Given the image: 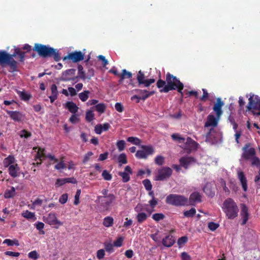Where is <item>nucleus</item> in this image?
<instances>
[{
  "label": "nucleus",
  "instance_id": "6ab92c4d",
  "mask_svg": "<svg viewBox=\"0 0 260 260\" xmlns=\"http://www.w3.org/2000/svg\"><path fill=\"white\" fill-rule=\"evenodd\" d=\"M133 172L131 168L127 166L124 169L123 172H120L118 175L122 177V181L124 183L127 182L130 180V174H132Z\"/></svg>",
  "mask_w": 260,
  "mask_h": 260
},
{
  "label": "nucleus",
  "instance_id": "f704fd0d",
  "mask_svg": "<svg viewBox=\"0 0 260 260\" xmlns=\"http://www.w3.org/2000/svg\"><path fill=\"white\" fill-rule=\"evenodd\" d=\"M114 224V219L111 216H107L103 219V224L106 228H110Z\"/></svg>",
  "mask_w": 260,
  "mask_h": 260
},
{
  "label": "nucleus",
  "instance_id": "72a5a7b5",
  "mask_svg": "<svg viewBox=\"0 0 260 260\" xmlns=\"http://www.w3.org/2000/svg\"><path fill=\"white\" fill-rule=\"evenodd\" d=\"M133 74L131 72L127 71L125 69H123L121 74L120 75L119 82L121 83L124 79H130L132 77Z\"/></svg>",
  "mask_w": 260,
  "mask_h": 260
},
{
  "label": "nucleus",
  "instance_id": "c85d7f7f",
  "mask_svg": "<svg viewBox=\"0 0 260 260\" xmlns=\"http://www.w3.org/2000/svg\"><path fill=\"white\" fill-rule=\"evenodd\" d=\"M19 170V168L17 164L10 166L8 168L9 174L13 178H16L18 176V171Z\"/></svg>",
  "mask_w": 260,
  "mask_h": 260
},
{
  "label": "nucleus",
  "instance_id": "a18cd8bd",
  "mask_svg": "<svg viewBox=\"0 0 260 260\" xmlns=\"http://www.w3.org/2000/svg\"><path fill=\"white\" fill-rule=\"evenodd\" d=\"M203 191L208 197H213L215 193L212 190L211 187L209 184H206L203 188Z\"/></svg>",
  "mask_w": 260,
  "mask_h": 260
},
{
  "label": "nucleus",
  "instance_id": "412c9836",
  "mask_svg": "<svg viewBox=\"0 0 260 260\" xmlns=\"http://www.w3.org/2000/svg\"><path fill=\"white\" fill-rule=\"evenodd\" d=\"M195 159L190 156H183L179 159L180 166L187 169L188 166L193 162H195Z\"/></svg>",
  "mask_w": 260,
  "mask_h": 260
},
{
  "label": "nucleus",
  "instance_id": "ddd939ff",
  "mask_svg": "<svg viewBox=\"0 0 260 260\" xmlns=\"http://www.w3.org/2000/svg\"><path fill=\"white\" fill-rule=\"evenodd\" d=\"M173 171L168 167H164L158 170L157 174L155 176L156 181H164L167 180L172 175Z\"/></svg>",
  "mask_w": 260,
  "mask_h": 260
},
{
  "label": "nucleus",
  "instance_id": "052dcab7",
  "mask_svg": "<svg viewBox=\"0 0 260 260\" xmlns=\"http://www.w3.org/2000/svg\"><path fill=\"white\" fill-rule=\"evenodd\" d=\"M102 176L104 180L110 181L112 179V175L107 171L104 170L102 172Z\"/></svg>",
  "mask_w": 260,
  "mask_h": 260
},
{
  "label": "nucleus",
  "instance_id": "ea45409f",
  "mask_svg": "<svg viewBox=\"0 0 260 260\" xmlns=\"http://www.w3.org/2000/svg\"><path fill=\"white\" fill-rule=\"evenodd\" d=\"M172 139L175 141H176L177 143L180 144L184 143L185 141V138L182 137L179 134L175 133L171 135Z\"/></svg>",
  "mask_w": 260,
  "mask_h": 260
},
{
  "label": "nucleus",
  "instance_id": "de8ad7c7",
  "mask_svg": "<svg viewBox=\"0 0 260 260\" xmlns=\"http://www.w3.org/2000/svg\"><path fill=\"white\" fill-rule=\"evenodd\" d=\"M90 91L89 90H84L79 94V98L82 102H85L89 98Z\"/></svg>",
  "mask_w": 260,
  "mask_h": 260
},
{
  "label": "nucleus",
  "instance_id": "37998d69",
  "mask_svg": "<svg viewBox=\"0 0 260 260\" xmlns=\"http://www.w3.org/2000/svg\"><path fill=\"white\" fill-rule=\"evenodd\" d=\"M21 215L27 219H34V220L36 219V217H35V214L34 212H31L29 211L28 210H26L23 211L21 213Z\"/></svg>",
  "mask_w": 260,
  "mask_h": 260
},
{
  "label": "nucleus",
  "instance_id": "39448f33",
  "mask_svg": "<svg viewBox=\"0 0 260 260\" xmlns=\"http://www.w3.org/2000/svg\"><path fill=\"white\" fill-rule=\"evenodd\" d=\"M0 66L4 67L9 66L13 72L17 71V62L11 56V54L5 50L0 51Z\"/></svg>",
  "mask_w": 260,
  "mask_h": 260
},
{
  "label": "nucleus",
  "instance_id": "4be33fe9",
  "mask_svg": "<svg viewBox=\"0 0 260 260\" xmlns=\"http://www.w3.org/2000/svg\"><path fill=\"white\" fill-rule=\"evenodd\" d=\"M219 118H218L217 117H215V116L212 114H209L207 116V121L205 123V127H208L209 126H216L218 124V121Z\"/></svg>",
  "mask_w": 260,
  "mask_h": 260
},
{
  "label": "nucleus",
  "instance_id": "9b49d317",
  "mask_svg": "<svg viewBox=\"0 0 260 260\" xmlns=\"http://www.w3.org/2000/svg\"><path fill=\"white\" fill-rule=\"evenodd\" d=\"M142 150H138L135 154L139 159H146L148 155H152L154 152V148L151 145H141Z\"/></svg>",
  "mask_w": 260,
  "mask_h": 260
},
{
  "label": "nucleus",
  "instance_id": "9d476101",
  "mask_svg": "<svg viewBox=\"0 0 260 260\" xmlns=\"http://www.w3.org/2000/svg\"><path fill=\"white\" fill-rule=\"evenodd\" d=\"M142 150H138L135 154L139 159H146L148 155H152L154 152V148L151 145H141Z\"/></svg>",
  "mask_w": 260,
  "mask_h": 260
},
{
  "label": "nucleus",
  "instance_id": "2f4dec72",
  "mask_svg": "<svg viewBox=\"0 0 260 260\" xmlns=\"http://www.w3.org/2000/svg\"><path fill=\"white\" fill-rule=\"evenodd\" d=\"M51 95L49 96L50 102L51 103H53L55 100L57 99L58 92L57 91V88L56 85L55 84H53L51 86Z\"/></svg>",
  "mask_w": 260,
  "mask_h": 260
},
{
  "label": "nucleus",
  "instance_id": "a878e982",
  "mask_svg": "<svg viewBox=\"0 0 260 260\" xmlns=\"http://www.w3.org/2000/svg\"><path fill=\"white\" fill-rule=\"evenodd\" d=\"M175 238L172 235H169L166 236L162 240V244L167 247L172 246L175 242Z\"/></svg>",
  "mask_w": 260,
  "mask_h": 260
},
{
  "label": "nucleus",
  "instance_id": "473e14b6",
  "mask_svg": "<svg viewBox=\"0 0 260 260\" xmlns=\"http://www.w3.org/2000/svg\"><path fill=\"white\" fill-rule=\"evenodd\" d=\"M15 159L14 156L9 155L7 157L5 158L3 160L4 166L6 168L9 167L10 166L14 165Z\"/></svg>",
  "mask_w": 260,
  "mask_h": 260
},
{
  "label": "nucleus",
  "instance_id": "0e129e2a",
  "mask_svg": "<svg viewBox=\"0 0 260 260\" xmlns=\"http://www.w3.org/2000/svg\"><path fill=\"white\" fill-rule=\"evenodd\" d=\"M79 118L78 117V115L77 114H73L69 119L70 122H71L73 124H76L79 122Z\"/></svg>",
  "mask_w": 260,
  "mask_h": 260
},
{
  "label": "nucleus",
  "instance_id": "7c9ffc66",
  "mask_svg": "<svg viewBox=\"0 0 260 260\" xmlns=\"http://www.w3.org/2000/svg\"><path fill=\"white\" fill-rule=\"evenodd\" d=\"M65 108L73 114H75L78 112L79 108L75 103L73 102H67L65 104Z\"/></svg>",
  "mask_w": 260,
  "mask_h": 260
},
{
  "label": "nucleus",
  "instance_id": "1a4fd4ad",
  "mask_svg": "<svg viewBox=\"0 0 260 260\" xmlns=\"http://www.w3.org/2000/svg\"><path fill=\"white\" fill-rule=\"evenodd\" d=\"M135 91L138 95L132 96L131 97V100L134 101L135 99H137V101H136L137 103H139L140 100L143 101H145L147 99L154 94L155 92L154 90L149 91L146 89H135Z\"/></svg>",
  "mask_w": 260,
  "mask_h": 260
},
{
  "label": "nucleus",
  "instance_id": "8fccbe9b",
  "mask_svg": "<svg viewBox=\"0 0 260 260\" xmlns=\"http://www.w3.org/2000/svg\"><path fill=\"white\" fill-rule=\"evenodd\" d=\"M127 141L138 146L140 145L141 143V140L137 137H129L127 138Z\"/></svg>",
  "mask_w": 260,
  "mask_h": 260
},
{
  "label": "nucleus",
  "instance_id": "49530a36",
  "mask_svg": "<svg viewBox=\"0 0 260 260\" xmlns=\"http://www.w3.org/2000/svg\"><path fill=\"white\" fill-rule=\"evenodd\" d=\"M117 160L119 166H121L123 164L127 163V157L125 153H121L117 158Z\"/></svg>",
  "mask_w": 260,
  "mask_h": 260
},
{
  "label": "nucleus",
  "instance_id": "69168bd1",
  "mask_svg": "<svg viewBox=\"0 0 260 260\" xmlns=\"http://www.w3.org/2000/svg\"><path fill=\"white\" fill-rule=\"evenodd\" d=\"M28 256L30 258L36 260L39 257V255L36 250H34L28 253Z\"/></svg>",
  "mask_w": 260,
  "mask_h": 260
},
{
  "label": "nucleus",
  "instance_id": "680f3d73",
  "mask_svg": "<svg viewBox=\"0 0 260 260\" xmlns=\"http://www.w3.org/2000/svg\"><path fill=\"white\" fill-rule=\"evenodd\" d=\"M208 226L210 231H214L219 226V224L214 222H209Z\"/></svg>",
  "mask_w": 260,
  "mask_h": 260
},
{
  "label": "nucleus",
  "instance_id": "a211bd4d",
  "mask_svg": "<svg viewBox=\"0 0 260 260\" xmlns=\"http://www.w3.org/2000/svg\"><path fill=\"white\" fill-rule=\"evenodd\" d=\"M224 105L223 102L221 99L219 98L216 99V102L215 103L213 110L216 113V117L218 118H220V116L222 114V107Z\"/></svg>",
  "mask_w": 260,
  "mask_h": 260
},
{
  "label": "nucleus",
  "instance_id": "774afa93",
  "mask_svg": "<svg viewBox=\"0 0 260 260\" xmlns=\"http://www.w3.org/2000/svg\"><path fill=\"white\" fill-rule=\"evenodd\" d=\"M202 91L203 92V95L200 98V101L205 102L207 100L209 97V93L206 89L203 88Z\"/></svg>",
  "mask_w": 260,
  "mask_h": 260
},
{
  "label": "nucleus",
  "instance_id": "f03ea898",
  "mask_svg": "<svg viewBox=\"0 0 260 260\" xmlns=\"http://www.w3.org/2000/svg\"><path fill=\"white\" fill-rule=\"evenodd\" d=\"M32 50L37 52L39 55L42 57H52L56 61H58L61 59L58 51L49 46L35 43Z\"/></svg>",
  "mask_w": 260,
  "mask_h": 260
},
{
  "label": "nucleus",
  "instance_id": "58836bf2",
  "mask_svg": "<svg viewBox=\"0 0 260 260\" xmlns=\"http://www.w3.org/2000/svg\"><path fill=\"white\" fill-rule=\"evenodd\" d=\"M16 194L15 189L14 187H11L10 189H7L4 193V197L6 199H10L14 197Z\"/></svg>",
  "mask_w": 260,
  "mask_h": 260
},
{
  "label": "nucleus",
  "instance_id": "c756f323",
  "mask_svg": "<svg viewBox=\"0 0 260 260\" xmlns=\"http://www.w3.org/2000/svg\"><path fill=\"white\" fill-rule=\"evenodd\" d=\"M25 54V52L22 51L19 48L15 47L14 51L13 53L11 54V56L14 58V57H16L17 55H18L19 58V61L23 62L24 60Z\"/></svg>",
  "mask_w": 260,
  "mask_h": 260
},
{
  "label": "nucleus",
  "instance_id": "2eb2a0df",
  "mask_svg": "<svg viewBox=\"0 0 260 260\" xmlns=\"http://www.w3.org/2000/svg\"><path fill=\"white\" fill-rule=\"evenodd\" d=\"M137 79L139 86L143 85L145 87H149L151 84L154 83L155 81V79L153 78L145 79L144 74L141 71H139L137 76Z\"/></svg>",
  "mask_w": 260,
  "mask_h": 260
},
{
  "label": "nucleus",
  "instance_id": "20e7f679",
  "mask_svg": "<svg viewBox=\"0 0 260 260\" xmlns=\"http://www.w3.org/2000/svg\"><path fill=\"white\" fill-rule=\"evenodd\" d=\"M222 205L223 211L229 219H233L238 216L239 208L232 199H226Z\"/></svg>",
  "mask_w": 260,
  "mask_h": 260
},
{
  "label": "nucleus",
  "instance_id": "a19ab883",
  "mask_svg": "<svg viewBox=\"0 0 260 260\" xmlns=\"http://www.w3.org/2000/svg\"><path fill=\"white\" fill-rule=\"evenodd\" d=\"M45 149L41 148H39L37 152L36 156L35 157V159H39L40 161L39 163V164H41L42 163V158L45 157V154L44 153Z\"/></svg>",
  "mask_w": 260,
  "mask_h": 260
},
{
  "label": "nucleus",
  "instance_id": "e2e57ef3",
  "mask_svg": "<svg viewBox=\"0 0 260 260\" xmlns=\"http://www.w3.org/2000/svg\"><path fill=\"white\" fill-rule=\"evenodd\" d=\"M31 136L30 132L27 131L25 129H23L20 132V137L21 138H24L27 139Z\"/></svg>",
  "mask_w": 260,
  "mask_h": 260
},
{
  "label": "nucleus",
  "instance_id": "603ef678",
  "mask_svg": "<svg viewBox=\"0 0 260 260\" xmlns=\"http://www.w3.org/2000/svg\"><path fill=\"white\" fill-rule=\"evenodd\" d=\"M165 217V215L161 213H155L152 216V219L157 222L164 219Z\"/></svg>",
  "mask_w": 260,
  "mask_h": 260
},
{
  "label": "nucleus",
  "instance_id": "3c124183",
  "mask_svg": "<svg viewBox=\"0 0 260 260\" xmlns=\"http://www.w3.org/2000/svg\"><path fill=\"white\" fill-rule=\"evenodd\" d=\"M196 213V209L194 208H192L189 210L184 211L183 214L185 217H192L195 215Z\"/></svg>",
  "mask_w": 260,
  "mask_h": 260
},
{
  "label": "nucleus",
  "instance_id": "79ce46f5",
  "mask_svg": "<svg viewBox=\"0 0 260 260\" xmlns=\"http://www.w3.org/2000/svg\"><path fill=\"white\" fill-rule=\"evenodd\" d=\"M64 157L62 156L60 158L59 161L55 165L54 169L57 170H61L67 168L66 165L64 162Z\"/></svg>",
  "mask_w": 260,
  "mask_h": 260
},
{
  "label": "nucleus",
  "instance_id": "c9c22d12",
  "mask_svg": "<svg viewBox=\"0 0 260 260\" xmlns=\"http://www.w3.org/2000/svg\"><path fill=\"white\" fill-rule=\"evenodd\" d=\"M106 106L104 103H100L96 105L95 106L92 107L91 109L93 110H96L100 114H102L105 112L106 110Z\"/></svg>",
  "mask_w": 260,
  "mask_h": 260
},
{
  "label": "nucleus",
  "instance_id": "4d7b16f0",
  "mask_svg": "<svg viewBox=\"0 0 260 260\" xmlns=\"http://www.w3.org/2000/svg\"><path fill=\"white\" fill-rule=\"evenodd\" d=\"M44 225H45L44 223L40 221H38L35 223V226L36 229L40 231V233L41 234L43 235L45 234L44 231L43 230L44 228Z\"/></svg>",
  "mask_w": 260,
  "mask_h": 260
},
{
  "label": "nucleus",
  "instance_id": "e433bc0d",
  "mask_svg": "<svg viewBox=\"0 0 260 260\" xmlns=\"http://www.w3.org/2000/svg\"><path fill=\"white\" fill-rule=\"evenodd\" d=\"M158 204V200L156 198L152 199L151 200L149 201V204L151 208V209H146V211L150 215L152 212L154 211V208Z\"/></svg>",
  "mask_w": 260,
  "mask_h": 260
},
{
  "label": "nucleus",
  "instance_id": "4468645a",
  "mask_svg": "<svg viewBox=\"0 0 260 260\" xmlns=\"http://www.w3.org/2000/svg\"><path fill=\"white\" fill-rule=\"evenodd\" d=\"M76 69H70L67 70L62 74L61 80L63 81H72L76 83L78 81V76H75Z\"/></svg>",
  "mask_w": 260,
  "mask_h": 260
},
{
  "label": "nucleus",
  "instance_id": "6e6552de",
  "mask_svg": "<svg viewBox=\"0 0 260 260\" xmlns=\"http://www.w3.org/2000/svg\"><path fill=\"white\" fill-rule=\"evenodd\" d=\"M246 106L247 110L250 111L254 115L260 116V98L256 95H250Z\"/></svg>",
  "mask_w": 260,
  "mask_h": 260
},
{
  "label": "nucleus",
  "instance_id": "f8f14e48",
  "mask_svg": "<svg viewBox=\"0 0 260 260\" xmlns=\"http://www.w3.org/2000/svg\"><path fill=\"white\" fill-rule=\"evenodd\" d=\"M198 144L190 137H187L184 143L180 146L183 150V152L189 154L193 150L197 149Z\"/></svg>",
  "mask_w": 260,
  "mask_h": 260
},
{
  "label": "nucleus",
  "instance_id": "bb28decb",
  "mask_svg": "<svg viewBox=\"0 0 260 260\" xmlns=\"http://www.w3.org/2000/svg\"><path fill=\"white\" fill-rule=\"evenodd\" d=\"M110 126V124L108 123H105L103 124H98L94 127L95 133L100 135L102 132L108 131Z\"/></svg>",
  "mask_w": 260,
  "mask_h": 260
},
{
  "label": "nucleus",
  "instance_id": "864d4df0",
  "mask_svg": "<svg viewBox=\"0 0 260 260\" xmlns=\"http://www.w3.org/2000/svg\"><path fill=\"white\" fill-rule=\"evenodd\" d=\"M165 162V157L161 155H157L154 159V162L158 166H162Z\"/></svg>",
  "mask_w": 260,
  "mask_h": 260
},
{
  "label": "nucleus",
  "instance_id": "f3484780",
  "mask_svg": "<svg viewBox=\"0 0 260 260\" xmlns=\"http://www.w3.org/2000/svg\"><path fill=\"white\" fill-rule=\"evenodd\" d=\"M43 221L49 225H62V223L57 220L56 215L53 213H50L47 216H43Z\"/></svg>",
  "mask_w": 260,
  "mask_h": 260
},
{
  "label": "nucleus",
  "instance_id": "4c0bfd02",
  "mask_svg": "<svg viewBox=\"0 0 260 260\" xmlns=\"http://www.w3.org/2000/svg\"><path fill=\"white\" fill-rule=\"evenodd\" d=\"M148 215L146 213H139L136 216V219L139 224H141L147 219Z\"/></svg>",
  "mask_w": 260,
  "mask_h": 260
},
{
  "label": "nucleus",
  "instance_id": "423d86ee",
  "mask_svg": "<svg viewBox=\"0 0 260 260\" xmlns=\"http://www.w3.org/2000/svg\"><path fill=\"white\" fill-rule=\"evenodd\" d=\"M116 196L113 193H109L107 196H98L96 202L99 204L102 211H110V206L115 201Z\"/></svg>",
  "mask_w": 260,
  "mask_h": 260
},
{
  "label": "nucleus",
  "instance_id": "aec40b11",
  "mask_svg": "<svg viewBox=\"0 0 260 260\" xmlns=\"http://www.w3.org/2000/svg\"><path fill=\"white\" fill-rule=\"evenodd\" d=\"M6 112L10 118L15 121L20 122L24 117L23 115L19 111L6 110Z\"/></svg>",
  "mask_w": 260,
  "mask_h": 260
},
{
  "label": "nucleus",
  "instance_id": "5701e85b",
  "mask_svg": "<svg viewBox=\"0 0 260 260\" xmlns=\"http://www.w3.org/2000/svg\"><path fill=\"white\" fill-rule=\"evenodd\" d=\"M78 78H80L83 80H84L86 79V78H87L88 79H90L91 77L93 76L94 75V71L93 69H91L89 71L90 73V76L86 77L84 71H83V67L82 65L79 64L78 66Z\"/></svg>",
  "mask_w": 260,
  "mask_h": 260
},
{
  "label": "nucleus",
  "instance_id": "13d9d810",
  "mask_svg": "<svg viewBox=\"0 0 260 260\" xmlns=\"http://www.w3.org/2000/svg\"><path fill=\"white\" fill-rule=\"evenodd\" d=\"M147 206V205H143L141 204H138L137 205V206L134 208L135 211L137 213H138V214L139 213H143L142 211L143 210L146 211V209L144 208V207Z\"/></svg>",
  "mask_w": 260,
  "mask_h": 260
},
{
  "label": "nucleus",
  "instance_id": "7ed1b4c3",
  "mask_svg": "<svg viewBox=\"0 0 260 260\" xmlns=\"http://www.w3.org/2000/svg\"><path fill=\"white\" fill-rule=\"evenodd\" d=\"M242 153L240 161L250 160L252 166H260V159L255 156L256 151L254 148L250 147V143H246L242 148Z\"/></svg>",
  "mask_w": 260,
  "mask_h": 260
},
{
  "label": "nucleus",
  "instance_id": "09e8293b",
  "mask_svg": "<svg viewBox=\"0 0 260 260\" xmlns=\"http://www.w3.org/2000/svg\"><path fill=\"white\" fill-rule=\"evenodd\" d=\"M94 114L93 110H87L86 112L85 119L87 122H91L94 119Z\"/></svg>",
  "mask_w": 260,
  "mask_h": 260
},
{
  "label": "nucleus",
  "instance_id": "cd10ccee",
  "mask_svg": "<svg viewBox=\"0 0 260 260\" xmlns=\"http://www.w3.org/2000/svg\"><path fill=\"white\" fill-rule=\"evenodd\" d=\"M238 176L244 191H246L248 188L247 183V181L244 173L242 171L239 172L238 173Z\"/></svg>",
  "mask_w": 260,
  "mask_h": 260
},
{
  "label": "nucleus",
  "instance_id": "b1692460",
  "mask_svg": "<svg viewBox=\"0 0 260 260\" xmlns=\"http://www.w3.org/2000/svg\"><path fill=\"white\" fill-rule=\"evenodd\" d=\"M240 215L243 219L241 225H244L246 223L249 216L248 208L245 204H242L241 205Z\"/></svg>",
  "mask_w": 260,
  "mask_h": 260
},
{
  "label": "nucleus",
  "instance_id": "bf43d9fd",
  "mask_svg": "<svg viewBox=\"0 0 260 260\" xmlns=\"http://www.w3.org/2000/svg\"><path fill=\"white\" fill-rule=\"evenodd\" d=\"M125 146V142L124 140H118L116 143V146L119 152L124 150Z\"/></svg>",
  "mask_w": 260,
  "mask_h": 260
},
{
  "label": "nucleus",
  "instance_id": "6e6d98bb",
  "mask_svg": "<svg viewBox=\"0 0 260 260\" xmlns=\"http://www.w3.org/2000/svg\"><path fill=\"white\" fill-rule=\"evenodd\" d=\"M3 243L6 244L8 246H13L14 245L16 246L19 245V242L17 240H12L11 239H6L4 241Z\"/></svg>",
  "mask_w": 260,
  "mask_h": 260
},
{
  "label": "nucleus",
  "instance_id": "f257e3e1",
  "mask_svg": "<svg viewBox=\"0 0 260 260\" xmlns=\"http://www.w3.org/2000/svg\"><path fill=\"white\" fill-rule=\"evenodd\" d=\"M156 86L161 93H168L171 90H177L183 98V84L176 76L170 73H167L166 81L159 79L157 81Z\"/></svg>",
  "mask_w": 260,
  "mask_h": 260
},
{
  "label": "nucleus",
  "instance_id": "393cba45",
  "mask_svg": "<svg viewBox=\"0 0 260 260\" xmlns=\"http://www.w3.org/2000/svg\"><path fill=\"white\" fill-rule=\"evenodd\" d=\"M188 201V204L190 205H194L196 203H200L201 202V196L197 192H192L189 197Z\"/></svg>",
  "mask_w": 260,
  "mask_h": 260
},
{
  "label": "nucleus",
  "instance_id": "c03bdc74",
  "mask_svg": "<svg viewBox=\"0 0 260 260\" xmlns=\"http://www.w3.org/2000/svg\"><path fill=\"white\" fill-rule=\"evenodd\" d=\"M17 93L21 100L24 101H28L31 97L30 94H28L24 91H18Z\"/></svg>",
  "mask_w": 260,
  "mask_h": 260
},
{
  "label": "nucleus",
  "instance_id": "5fc2aeb1",
  "mask_svg": "<svg viewBox=\"0 0 260 260\" xmlns=\"http://www.w3.org/2000/svg\"><path fill=\"white\" fill-rule=\"evenodd\" d=\"M142 183H143V185L144 186L145 189L147 190H148V191L151 190L152 186L151 183L149 179H146L142 181Z\"/></svg>",
  "mask_w": 260,
  "mask_h": 260
},
{
  "label": "nucleus",
  "instance_id": "dca6fc26",
  "mask_svg": "<svg viewBox=\"0 0 260 260\" xmlns=\"http://www.w3.org/2000/svg\"><path fill=\"white\" fill-rule=\"evenodd\" d=\"M84 54L81 51H74L68 54L67 56L63 58V60L69 59L73 62L76 63L84 59Z\"/></svg>",
  "mask_w": 260,
  "mask_h": 260
},
{
  "label": "nucleus",
  "instance_id": "338daca9",
  "mask_svg": "<svg viewBox=\"0 0 260 260\" xmlns=\"http://www.w3.org/2000/svg\"><path fill=\"white\" fill-rule=\"evenodd\" d=\"M124 240V238L122 237H119L113 243V245L117 247H121L122 245V243Z\"/></svg>",
  "mask_w": 260,
  "mask_h": 260
},
{
  "label": "nucleus",
  "instance_id": "0eeeda50",
  "mask_svg": "<svg viewBox=\"0 0 260 260\" xmlns=\"http://www.w3.org/2000/svg\"><path fill=\"white\" fill-rule=\"evenodd\" d=\"M167 204L175 206H184L188 205V199L182 195L170 194L166 199Z\"/></svg>",
  "mask_w": 260,
  "mask_h": 260
}]
</instances>
